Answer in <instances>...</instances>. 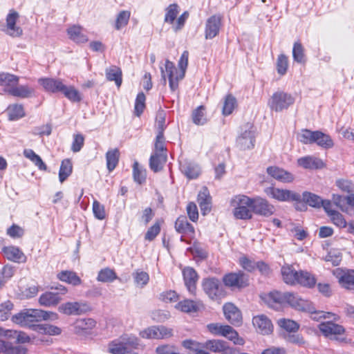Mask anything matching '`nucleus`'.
I'll return each instance as SVG.
<instances>
[{
  "label": "nucleus",
  "mask_w": 354,
  "mask_h": 354,
  "mask_svg": "<svg viewBox=\"0 0 354 354\" xmlns=\"http://www.w3.org/2000/svg\"><path fill=\"white\" fill-rule=\"evenodd\" d=\"M19 77L9 73H0V86L4 87L8 94L20 98H28L34 95L35 89L28 85H18Z\"/></svg>",
  "instance_id": "nucleus-1"
},
{
  "label": "nucleus",
  "mask_w": 354,
  "mask_h": 354,
  "mask_svg": "<svg viewBox=\"0 0 354 354\" xmlns=\"http://www.w3.org/2000/svg\"><path fill=\"white\" fill-rule=\"evenodd\" d=\"M59 316L56 313L46 311L40 309H24L12 316V320L14 323L28 326L35 322L42 320L55 321Z\"/></svg>",
  "instance_id": "nucleus-2"
},
{
  "label": "nucleus",
  "mask_w": 354,
  "mask_h": 354,
  "mask_svg": "<svg viewBox=\"0 0 354 354\" xmlns=\"http://www.w3.org/2000/svg\"><path fill=\"white\" fill-rule=\"evenodd\" d=\"M286 304L297 310L310 313L311 318L314 320H319L321 318H330V315H333L331 313L315 311L310 301L304 300L291 292H286Z\"/></svg>",
  "instance_id": "nucleus-3"
},
{
  "label": "nucleus",
  "mask_w": 354,
  "mask_h": 354,
  "mask_svg": "<svg viewBox=\"0 0 354 354\" xmlns=\"http://www.w3.org/2000/svg\"><path fill=\"white\" fill-rule=\"evenodd\" d=\"M189 53L185 50L178 62V66L180 72L178 73L173 62L169 60L165 62V71L169 77V87L172 91H176L178 87V81L182 80L185 73V70L188 65Z\"/></svg>",
  "instance_id": "nucleus-4"
},
{
  "label": "nucleus",
  "mask_w": 354,
  "mask_h": 354,
  "mask_svg": "<svg viewBox=\"0 0 354 354\" xmlns=\"http://www.w3.org/2000/svg\"><path fill=\"white\" fill-rule=\"evenodd\" d=\"M139 345L138 339L132 335H123L110 342L108 351L112 354H137L134 350Z\"/></svg>",
  "instance_id": "nucleus-5"
},
{
  "label": "nucleus",
  "mask_w": 354,
  "mask_h": 354,
  "mask_svg": "<svg viewBox=\"0 0 354 354\" xmlns=\"http://www.w3.org/2000/svg\"><path fill=\"white\" fill-rule=\"evenodd\" d=\"M252 198L245 195L234 196L230 201L233 215L236 219L249 220L252 218L251 209Z\"/></svg>",
  "instance_id": "nucleus-6"
},
{
  "label": "nucleus",
  "mask_w": 354,
  "mask_h": 354,
  "mask_svg": "<svg viewBox=\"0 0 354 354\" xmlns=\"http://www.w3.org/2000/svg\"><path fill=\"white\" fill-rule=\"evenodd\" d=\"M295 102V98L289 93L277 91L272 94L268 104L272 111L281 112L288 109Z\"/></svg>",
  "instance_id": "nucleus-7"
},
{
  "label": "nucleus",
  "mask_w": 354,
  "mask_h": 354,
  "mask_svg": "<svg viewBox=\"0 0 354 354\" xmlns=\"http://www.w3.org/2000/svg\"><path fill=\"white\" fill-rule=\"evenodd\" d=\"M202 286L205 294L212 300H218L225 296L223 285L216 277L203 279Z\"/></svg>",
  "instance_id": "nucleus-8"
},
{
  "label": "nucleus",
  "mask_w": 354,
  "mask_h": 354,
  "mask_svg": "<svg viewBox=\"0 0 354 354\" xmlns=\"http://www.w3.org/2000/svg\"><path fill=\"white\" fill-rule=\"evenodd\" d=\"M318 328L322 334L330 339L340 342L345 341V338L342 337L345 333V329L342 325L333 322H324L319 324Z\"/></svg>",
  "instance_id": "nucleus-9"
},
{
  "label": "nucleus",
  "mask_w": 354,
  "mask_h": 354,
  "mask_svg": "<svg viewBox=\"0 0 354 354\" xmlns=\"http://www.w3.org/2000/svg\"><path fill=\"white\" fill-rule=\"evenodd\" d=\"M59 313L66 315H80L91 310L86 301H68L58 307Z\"/></svg>",
  "instance_id": "nucleus-10"
},
{
  "label": "nucleus",
  "mask_w": 354,
  "mask_h": 354,
  "mask_svg": "<svg viewBox=\"0 0 354 354\" xmlns=\"http://www.w3.org/2000/svg\"><path fill=\"white\" fill-rule=\"evenodd\" d=\"M197 345L214 353L235 354L236 348L230 347L227 342L222 339H209Z\"/></svg>",
  "instance_id": "nucleus-11"
},
{
  "label": "nucleus",
  "mask_w": 354,
  "mask_h": 354,
  "mask_svg": "<svg viewBox=\"0 0 354 354\" xmlns=\"http://www.w3.org/2000/svg\"><path fill=\"white\" fill-rule=\"evenodd\" d=\"M265 192L268 196L279 201L300 202L301 201V196L299 194L288 189L270 187L266 188Z\"/></svg>",
  "instance_id": "nucleus-12"
},
{
  "label": "nucleus",
  "mask_w": 354,
  "mask_h": 354,
  "mask_svg": "<svg viewBox=\"0 0 354 354\" xmlns=\"http://www.w3.org/2000/svg\"><path fill=\"white\" fill-rule=\"evenodd\" d=\"M251 209L252 213L268 217L274 214L275 209L267 200L257 197L252 198Z\"/></svg>",
  "instance_id": "nucleus-13"
},
{
  "label": "nucleus",
  "mask_w": 354,
  "mask_h": 354,
  "mask_svg": "<svg viewBox=\"0 0 354 354\" xmlns=\"http://www.w3.org/2000/svg\"><path fill=\"white\" fill-rule=\"evenodd\" d=\"M223 281L227 287L243 288L248 285V277L241 271L231 272L223 277Z\"/></svg>",
  "instance_id": "nucleus-14"
},
{
  "label": "nucleus",
  "mask_w": 354,
  "mask_h": 354,
  "mask_svg": "<svg viewBox=\"0 0 354 354\" xmlns=\"http://www.w3.org/2000/svg\"><path fill=\"white\" fill-rule=\"evenodd\" d=\"M255 136L252 125L248 124L245 130L237 138V146L242 150L250 149L254 147Z\"/></svg>",
  "instance_id": "nucleus-15"
},
{
  "label": "nucleus",
  "mask_w": 354,
  "mask_h": 354,
  "mask_svg": "<svg viewBox=\"0 0 354 354\" xmlns=\"http://www.w3.org/2000/svg\"><path fill=\"white\" fill-rule=\"evenodd\" d=\"M221 17L219 15H214L209 17L205 26V38L206 39H212L216 37L221 28Z\"/></svg>",
  "instance_id": "nucleus-16"
},
{
  "label": "nucleus",
  "mask_w": 354,
  "mask_h": 354,
  "mask_svg": "<svg viewBox=\"0 0 354 354\" xmlns=\"http://www.w3.org/2000/svg\"><path fill=\"white\" fill-rule=\"evenodd\" d=\"M19 17V13L13 10L6 17V26L3 30L12 37H20L23 34L22 29L16 25Z\"/></svg>",
  "instance_id": "nucleus-17"
},
{
  "label": "nucleus",
  "mask_w": 354,
  "mask_h": 354,
  "mask_svg": "<svg viewBox=\"0 0 354 354\" xmlns=\"http://www.w3.org/2000/svg\"><path fill=\"white\" fill-rule=\"evenodd\" d=\"M140 335L147 339H163L171 335V330L163 326H153L141 331Z\"/></svg>",
  "instance_id": "nucleus-18"
},
{
  "label": "nucleus",
  "mask_w": 354,
  "mask_h": 354,
  "mask_svg": "<svg viewBox=\"0 0 354 354\" xmlns=\"http://www.w3.org/2000/svg\"><path fill=\"white\" fill-rule=\"evenodd\" d=\"M225 319L232 325L239 326L242 324V315L239 308L232 303L223 306Z\"/></svg>",
  "instance_id": "nucleus-19"
},
{
  "label": "nucleus",
  "mask_w": 354,
  "mask_h": 354,
  "mask_svg": "<svg viewBox=\"0 0 354 354\" xmlns=\"http://www.w3.org/2000/svg\"><path fill=\"white\" fill-rule=\"evenodd\" d=\"M252 324L258 333L262 335H268L272 332V324L266 315H261L254 317Z\"/></svg>",
  "instance_id": "nucleus-20"
},
{
  "label": "nucleus",
  "mask_w": 354,
  "mask_h": 354,
  "mask_svg": "<svg viewBox=\"0 0 354 354\" xmlns=\"http://www.w3.org/2000/svg\"><path fill=\"white\" fill-rule=\"evenodd\" d=\"M38 83L46 91L53 93H61L64 85L62 80L50 77L39 78Z\"/></svg>",
  "instance_id": "nucleus-21"
},
{
  "label": "nucleus",
  "mask_w": 354,
  "mask_h": 354,
  "mask_svg": "<svg viewBox=\"0 0 354 354\" xmlns=\"http://www.w3.org/2000/svg\"><path fill=\"white\" fill-rule=\"evenodd\" d=\"M0 338L13 341L15 343H26L30 341V337L24 332L5 330L0 327Z\"/></svg>",
  "instance_id": "nucleus-22"
},
{
  "label": "nucleus",
  "mask_w": 354,
  "mask_h": 354,
  "mask_svg": "<svg viewBox=\"0 0 354 354\" xmlns=\"http://www.w3.org/2000/svg\"><path fill=\"white\" fill-rule=\"evenodd\" d=\"M286 292L272 291L268 294L265 298V302L274 309H279L286 304Z\"/></svg>",
  "instance_id": "nucleus-23"
},
{
  "label": "nucleus",
  "mask_w": 354,
  "mask_h": 354,
  "mask_svg": "<svg viewBox=\"0 0 354 354\" xmlns=\"http://www.w3.org/2000/svg\"><path fill=\"white\" fill-rule=\"evenodd\" d=\"M95 325L96 322L92 318L79 319L74 322V331L78 335H86L91 333Z\"/></svg>",
  "instance_id": "nucleus-24"
},
{
  "label": "nucleus",
  "mask_w": 354,
  "mask_h": 354,
  "mask_svg": "<svg viewBox=\"0 0 354 354\" xmlns=\"http://www.w3.org/2000/svg\"><path fill=\"white\" fill-rule=\"evenodd\" d=\"M267 173L273 178L282 183H290L294 180L292 174L278 167L272 166L268 167Z\"/></svg>",
  "instance_id": "nucleus-25"
},
{
  "label": "nucleus",
  "mask_w": 354,
  "mask_h": 354,
  "mask_svg": "<svg viewBox=\"0 0 354 354\" xmlns=\"http://www.w3.org/2000/svg\"><path fill=\"white\" fill-rule=\"evenodd\" d=\"M183 279L185 284L188 291L194 294L196 291V284L198 280V274L194 269L187 267L183 270Z\"/></svg>",
  "instance_id": "nucleus-26"
},
{
  "label": "nucleus",
  "mask_w": 354,
  "mask_h": 354,
  "mask_svg": "<svg viewBox=\"0 0 354 354\" xmlns=\"http://www.w3.org/2000/svg\"><path fill=\"white\" fill-rule=\"evenodd\" d=\"M3 252L6 257L13 262L23 263L26 260V257L24 252L17 247L8 246L3 248Z\"/></svg>",
  "instance_id": "nucleus-27"
},
{
  "label": "nucleus",
  "mask_w": 354,
  "mask_h": 354,
  "mask_svg": "<svg viewBox=\"0 0 354 354\" xmlns=\"http://www.w3.org/2000/svg\"><path fill=\"white\" fill-rule=\"evenodd\" d=\"M297 162L299 166L305 169H322L324 167V163L320 158L311 156L299 158Z\"/></svg>",
  "instance_id": "nucleus-28"
},
{
  "label": "nucleus",
  "mask_w": 354,
  "mask_h": 354,
  "mask_svg": "<svg viewBox=\"0 0 354 354\" xmlns=\"http://www.w3.org/2000/svg\"><path fill=\"white\" fill-rule=\"evenodd\" d=\"M1 352L5 354H26V348L21 345L12 346L10 340L0 338V353Z\"/></svg>",
  "instance_id": "nucleus-29"
},
{
  "label": "nucleus",
  "mask_w": 354,
  "mask_h": 354,
  "mask_svg": "<svg viewBox=\"0 0 354 354\" xmlns=\"http://www.w3.org/2000/svg\"><path fill=\"white\" fill-rule=\"evenodd\" d=\"M62 300L59 293L54 292H46L41 294L39 298V304L45 307L57 306Z\"/></svg>",
  "instance_id": "nucleus-30"
},
{
  "label": "nucleus",
  "mask_w": 354,
  "mask_h": 354,
  "mask_svg": "<svg viewBox=\"0 0 354 354\" xmlns=\"http://www.w3.org/2000/svg\"><path fill=\"white\" fill-rule=\"evenodd\" d=\"M67 33L69 38L75 43L82 44L88 41V37L83 32L82 28L80 26L74 25L68 28Z\"/></svg>",
  "instance_id": "nucleus-31"
},
{
  "label": "nucleus",
  "mask_w": 354,
  "mask_h": 354,
  "mask_svg": "<svg viewBox=\"0 0 354 354\" xmlns=\"http://www.w3.org/2000/svg\"><path fill=\"white\" fill-rule=\"evenodd\" d=\"M167 161V155L165 153H154L149 159V167L154 172L160 171L163 165Z\"/></svg>",
  "instance_id": "nucleus-32"
},
{
  "label": "nucleus",
  "mask_w": 354,
  "mask_h": 354,
  "mask_svg": "<svg viewBox=\"0 0 354 354\" xmlns=\"http://www.w3.org/2000/svg\"><path fill=\"white\" fill-rule=\"evenodd\" d=\"M57 277L60 281L73 286H78L82 283L81 279L73 271L63 270L59 272Z\"/></svg>",
  "instance_id": "nucleus-33"
},
{
  "label": "nucleus",
  "mask_w": 354,
  "mask_h": 354,
  "mask_svg": "<svg viewBox=\"0 0 354 354\" xmlns=\"http://www.w3.org/2000/svg\"><path fill=\"white\" fill-rule=\"evenodd\" d=\"M299 272L296 271L292 266H284L281 268V274L286 283L293 285L297 283Z\"/></svg>",
  "instance_id": "nucleus-34"
},
{
  "label": "nucleus",
  "mask_w": 354,
  "mask_h": 354,
  "mask_svg": "<svg viewBox=\"0 0 354 354\" xmlns=\"http://www.w3.org/2000/svg\"><path fill=\"white\" fill-rule=\"evenodd\" d=\"M175 229L180 234L194 232V227L188 222L185 216H180L176 219L175 222Z\"/></svg>",
  "instance_id": "nucleus-35"
},
{
  "label": "nucleus",
  "mask_w": 354,
  "mask_h": 354,
  "mask_svg": "<svg viewBox=\"0 0 354 354\" xmlns=\"http://www.w3.org/2000/svg\"><path fill=\"white\" fill-rule=\"evenodd\" d=\"M180 169L189 178H196L200 174V169L197 165L185 161L180 163Z\"/></svg>",
  "instance_id": "nucleus-36"
},
{
  "label": "nucleus",
  "mask_w": 354,
  "mask_h": 354,
  "mask_svg": "<svg viewBox=\"0 0 354 354\" xmlns=\"http://www.w3.org/2000/svg\"><path fill=\"white\" fill-rule=\"evenodd\" d=\"M200 304L193 300L185 299L178 302L175 308L182 312L191 313H196L199 310Z\"/></svg>",
  "instance_id": "nucleus-37"
},
{
  "label": "nucleus",
  "mask_w": 354,
  "mask_h": 354,
  "mask_svg": "<svg viewBox=\"0 0 354 354\" xmlns=\"http://www.w3.org/2000/svg\"><path fill=\"white\" fill-rule=\"evenodd\" d=\"M6 113L10 120H17L25 115L24 107L21 104H13L8 106Z\"/></svg>",
  "instance_id": "nucleus-38"
},
{
  "label": "nucleus",
  "mask_w": 354,
  "mask_h": 354,
  "mask_svg": "<svg viewBox=\"0 0 354 354\" xmlns=\"http://www.w3.org/2000/svg\"><path fill=\"white\" fill-rule=\"evenodd\" d=\"M106 77L109 81H114L118 87L122 84V71L116 66L106 69Z\"/></svg>",
  "instance_id": "nucleus-39"
},
{
  "label": "nucleus",
  "mask_w": 354,
  "mask_h": 354,
  "mask_svg": "<svg viewBox=\"0 0 354 354\" xmlns=\"http://www.w3.org/2000/svg\"><path fill=\"white\" fill-rule=\"evenodd\" d=\"M315 142L319 147L324 149L332 148L334 145L331 138L322 131H315Z\"/></svg>",
  "instance_id": "nucleus-40"
},
{
  "label": "nucleus",
  "mask_w": 354,
  "mask_h": 354,
  "mask_svg": "<svg viewBox=\"0 0 354 354\" xmlns=\"http://www.w3.org/2000/svg\"><path fill=\"white\" fill-rule=\"evenodd\" d=\"M61 93L71 102H79L82 100L80 93L73 86L64 84Z\"/></svg>",
  "instance_id": "nucleus-41"
},
{
  "label": "nucleus",
  "mask_w": 354,
  "mask_h": 354,
  "mask_svg": "<svg viewBox=\"0 0 354 354\" xmlns=\"http://www.w3.org/2000/svg\"><path fill=\"white\" fill-rule=\"evenodd\" d=\"M119 150L118 149L109 150L106 153L107 169L111 171L117 166L119 161Z\"/></svg>",
  "instance_id": "nucleus-42"
},
{
  "label": "nucleus",
  "mask_w": 354,
  "mask_h": 354,
  "mask_svg": "<svg viewBox=\"0 0 354 354\" xmlns=\"http://www.w3.org/2000/svg\"><path fill=\"white\" fill-rule=\"evenodd\" d=\"M73 171V165L69 159H64L62 161L59 171V179L62 183L71 174Z\"/></svg>",
  "instance_id": "nucleus-43"
},
{
  "label": "nucleus",
  "mask_w": 354,
  "mask_h": 354,
  "mask_svg": "<svg viewBox=\"0 0 354 354\" xmlns=\"http://www.w3.org/2000/svg\"><path fill=\"white\" fill-rule=\"evenodd\" d=\"M179 13V6L176 3L170 4L165 9L164 21L169 24H174V21Z\"/></svg>",
  "instance_id": "nucleus-44"
},
{
  "label": "nucleus",
  "mask_w": 354,
  "mask_h": 354,
  "mask_svg": "<svg viewBox=\"0 0 354 354\" xmlns=\"http://www.w3.org/2000/svg\"><path fill=\"white\" fill-rule=\"evenodd\" d=\"M118 278L115 271L109 268L102 269L97 275V280L101 282H112Z\"/></svg>",
  "instance_id": "nucleus-45"
},
{
  "label": "nucleus",
  "mask_w": 354,
  "mask_h": 354,
  "mask_svg": "<svg viewBox=\"0 0 354 354\" xmlns=\"http://www.w3.org/2000/svg\"><path fill=\"white\" fill-rule=\"evenodd\" d=\"M133 176L134 180L138 184L143 183L146 180V170L138 162L133 163Z\"/></svg>",
  "instance_id": "nucleus-46"
},
{
  "label": "nucleus",
  "mask_w": 354,
  "mask_h": 354,
  "mask_svg": "<svg viewBox=\"0 0 354 354\" xmlns=\"http://www.w3.org/2000/svg\"><path fill=\"white\" fill-rule=\"evenodd\" d=\"M302 200L310 206L314 207H320L322 199L317 195L304 192L302 194Z\"/></svg>",
  "instance_id": "nucleus-47"
},
{
  "label": "nucleus",
  "mask_w": 354,
  "mask_h": 354,
  "mask_svg": "<svg viewBox=\"0 0 354 354\" xmlns=\"http://www.w3.org/2000/svg\"><path fill=\"white\" fill-rule=\"evenodd\" d=\"M342 287L348 290H354V270L348 271L339 279Z\"/></svg>",
  "instance_id": "nucleus-48"
},
{
  "label": "nucleus",
  "mask_w": 354,
  "mask_h": 354,
  "mask_svg": "<svg viewBox=\"0 0 354 354\" xmlns=\"http://www.w3.org/2000/svg\"><path fill=\"white\" fill-rule=\"evenodd\" d=\"M315 131L308 129H302L297 133V139L304 145L312 144L315 142Z\"/></svg>",
  "instance_id": "nucleus-49"
},
{
  "label": "nucleus",
  "mask_w": 354,
  "mask_h": 354,
  "mask_svg": "<svg viewBox=\"0 0 354 354\" xmlns=\"http://www.w3.org/2000/svg\"><path fill=\"white\" fill-rule=\"evenodd\" d=\"M297 283L304 286L312 287L315 284L316 280L311 274L301 271L299 273Z\"/></svg>",
  "instance_id": "nucleus-50"
},
{
  "label": "nucleus",
  "mask_w": 354,
  "mask_h": 354,
  "mask_svg": "<svg viewBox=\"0 0 354 354\" xmlns=\"http://www.w3.org/2000/svg\"><path fill=\"white\" fill-rule=\"evenodd\" d=\"M205 107L200 106L196 109L192 113L193 122L197 125H203L207 122V119L205 116Z\"/></svg>",
  "instance_id": "nucleus-51"
},
{
  "label": "nucleus",
  "mask_w": 354,
  "mask_h": 354,
  "mask_svg": "<svg viewBox=\"0 0 354 354\" xmlns=\"http://www.w3.org/2000/svg\"><path fill=\"white\" fill-rule=\"evenodd\" d=\"M236 104V98L232 95H227L225 97L223 107V114L225 115H230L233 110L234 109Z\"/></svg>",
  "instance_id": "nucleus-52"
},
{
  "label": "nucleus",
  "mask_w": 354,
  "mask_h": 354,
  "mask_svg": "<svg viewBox=\"0 0 354 354\" xmlns=\"http://www.w3.org/2000/svg\"><path fill=\"white\" fill-rule=\"evenodd\" d=\"M131 13L127 10H122L119 12L117 16L115 28L117 30H120L122 28L127 25Z\"/></svg>",
  "instance_id": "nucleus-53"
},
{
  "label": "nucleus",
  "mask_w": 354,
  "mask_h": 354,
  "mask_svg": "<svg viewBox=\"0 0 354 354\" xmlns=\"http://www.w3.org/2000/svg\"><path fill=\"white\" fill-rule=\"evenodd\" d=\"M336 186L342 192L350 194L354 191V185L352 181L344 179L339 178L337 179L335 182Z\"/></svg>",
  "instance_id": "nucleus-54"
},
{
  "label": "nucleus",
  "mask_w": 354,
  "mask_h": 354,
  "mask_svg": "<svg viewBox=\"0 0 354 354\" xmlns=\"http://www.w3.org/2000/svg\"><path fill=\"white\" fill-rule=\"evenodd\" d=\"M13 304L10 301H6L0 304V321H5L11 315Z\"/></svg>",
  "instance_id": "nucleus-55"
},
{
  "label": "nucleus",
  "mask_w": 354,
  "mask_h": 354,
  "mask_svg": "<svg viewBox=\"0 0 354 354\" xmlns=\"http://www.w3.org/2000/svg\"><path fill=\"white\" fill-rule=\"evenodd\" d=\"M278 324L280 327L288 332H296L299 328V325L291 319H281L278 321Z\"/></svg>",
  "instance_id": "nucleus-56"
},
{
  "label": "nucleus",
  "mask_w": 354,
  "mask_h": 354,
  "mask_svg": "<svg viewBox=\"0 0 354 354\" xmlns=\"http://www.w3.org/2000/svg\"><path fill=\"white\" fill-rule=\"evenodd\" d=\"M133 277L136 285L141 287L145 286L149 280V274L144 271L136 270L133 273Z\"/></svg>",
  "instance_id": "nucleus-57"
},
{
  "label": "nucleus",
  "mask_w": 354,
  "mask_h": 354,
  "mask_svg": "<svg viewBox=\"0 0 354 354\" xmlns=\"http://www.w3.org/2000/svg\"><path fill=\"white\" fill-rule=\"evenodd\" d=\"M292 56L294 60L299 63H303L305 62L304 48L301 43L295 42L294 44Z\"/></svg>",
  "instance_id": "nucleus-58"
},
{
  "label": "nucleus",
  "mask_w": 354,
  "mask_h": 354,
  "mask_svg": "<svg viewBox=\"0 0 354 354\" xmlns=\"http://www.w3.org/2000/svg\"><path fill=\"white\" fill-rule=\"evenodd\" d=\"M145 95L142 92L138 94L135 102V113L137 116L142 113L145 107Z\"/></svg>",
  "instance_id": "nucleus-59"
},
{
  "label": "nucleus",
  "mask_w": 354,
  "mask_h": 354,
  "mask_svg": "<svg viewBox=\"0 0 354 354\" xmlns=\"http://www.w3.org/2000/svg\"><path fill=\"white\" fill-rule=\"evenodd\" d=\"M288 58L284 55H280L277 61V70L279 74L284 75L288 69Z\"/></svg>",
  "instance_id": "nucleus-60"
},
{
  "label": "nucleus",
  "mask_w": 354,
  "mask_h": 354,
  "mask_svg": "<svg viewBox=\"0 0 354 354\" xmlns=\"http://www.w3.org/2000/svg\"><path fill=\"white\" fill-rule=\"evenodd\" d=\"M165 150L164 133L158 132L154 145V153H165Z\"/></svg>",
  "instance_id": "nucleus-61"
},
{
  "label": "nucleus",
  "mask_w": 354,
  "mask_h": 354,
  "mask_svg": "<svg viewBox=\"0 0 354 354\" xmlns=\"http://www.w3.org/2000/svg\"><path fill=\"white\" fill-rule=\"evenodd\" d=\"M256 263L257 262H255L254 261L251 260L245 256L241 257L239 259V263L241 266V267L248 272H253L256 270Z\"/></svg>",
  "instance_id": "nucleus-62"
},
{
  "label": "nucleus",
  "mask_w": 354,
  "mask_h": 354,
  "mask_svg": "<svg viewBox=\"0 0 354 354\" xmlns=\"http://www.w3.org/2000/svg\"><path fill=\"white\" fill-rule=\"evenodd\" d=\"M333 224L339 227H345L347 225V223L344 218V216L339 212H333L330 216H329Z\"/></svg>",
  "instance_id": "nucleus-63"
},
{
  "label": "nucleus",
  "mask_w": 354,
  "mask_h": 354,
  "mask_svg": "<svg viewBox=\"0 0 354 354\" xmlns=\"http://www.w3.org/2000/svg\"><path fill=\"white\" fill-rule=\"evenodd\" d=\"M93 212L96 218L102 220L105 218V209L104 205H101L97 201L93 203Z\"/></svg>",
  "instance_id": "nucleus-64"
}]
</instances>
